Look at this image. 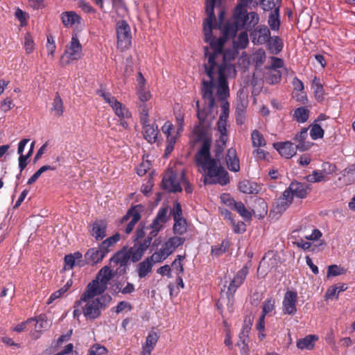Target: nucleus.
I'll list each match as a JSON object with an SVG mask.
<instances>
[{
  "label": "nucleus",
  "mask_w": 355,
  "mask_h": 355,
  "mask_svg": "<svg viewBox=\"0 0 355 355\" xmlns=\"http://www.w3.org/2000/svg\"><path fill=\"white\" fill-rule=\"evenodd\" d=\"M225 58V55L221 54L220 49L218 48L206 49L205 57H203L204 73L208 79H204L202 82L201 94L206 107L201 109L199 101H196L197 116L202 124H209L214 117V89L218 100H224L230 96L227 79L235 77L236 70L235 64L226 62Z\"/></svg>",
  "instance_id": "1"
},
{
  "label": "nucleus",
  "mask_w": 355,
  "mask_h": 355,
  "mask_svg": "<svg viewBox=\"0 0 355 355\" xmlns=\"http://www.w3.org/2000/svg\"><path fill=\"white\" fill-rule=\"evenodd\" d=\"M259 20L260 17L257 12L254 11L248 12L247 9L241 10L240 8H235L232 21L225 25L223 29V35L217 38L212 37L214 22H211V35L207 41L204 34V40L206 43H209V45L204 47L203 57H205L206 49H216L218 48L220 49L221 54L225 55V61L230 64H234L233 62L235 60V53L230 50H224V45L227 40V37H234L236 35V33L241 30H252L258 25Z\"/></svg>",
  "instance_id": "2"
},
{
  "label": "nucleus",
  "mask_w": 355,
  "mask_h": 355,
  "mask_svg": "<svg viewBox=\"0 0 355 355\" xmlns=\"http://www.w3.org/2000/svg\"><path fill=\"white\" fill-rule=\"evenodd\" d=\"M194 133L197 135V140L202 141V146L196 155V162L205 173L204 183L219 184L221 186L227 184L230 182L229 173L220 165L219 159L211 157V139L205 137L204 130H201L198 127L194 129Z\"/></svg>",
  "instance_id": "3"
},
{
  "label": "nucleus",
  "mask_w": 355,
  "mask_h": 355,
  "mask_svg": "<svg viewBox=\"0 0 355 355\" xmlns=\"http://www.w3.org/2000/svg\"><path fill=\"white\" fill-rule=\"evenodd\" d=\"M101 295L98 293H89V295H87L86 288L80 300L74 303L73 318H78L81 314H83L87 319L95 320L98 318L101 315V309H105L112 300L109 295H104L94 298L96 296Z\"/></svg>",
  "instance_id": "4"
},
{
  "label": "nucleus",
  "mask_w": 355,
  "mask_h": 355,
  "mask_svg": "<svg viewBox=\"0 0 355 355\" xmlns=\"http://www.w3.org/2000/svg\"><path fill=\"white\" fill-rule=\"evenodd\" d=\"M112 277V272L109 266L103 267L96 278L87 286V295H89V293L103 294L107 289Z\"/></svg>",
  "instance_id": "5"
},
{
  "label": "nucleus",
  "mask_w": 355,
  "mask_h": 355,
  "mask_svg": "<svg viewBox=\"0 0 355 355\" xmlns=\"http://www.w3.org/2000/svg\"><path fill=\"white\" fill-rule=\"evenodd\" d=\"M117 47L121 51L128 49L132 44L130 27L125 20H119L116 24Z\"/></svg>",
  "instance_id": "6"
},
{
  "label": "nucleus",
  "mask_w": 355,
  "mask_h": 355,
  "mask_svg": "<svg viewBox=\"0 0 355 355\" xmlns=\"http://www.w3.org/2000/svg\"><path fill=\"white\" fill-rule=\"evenodd\" d=\"M227 99V98L220 100L222 102V112L217 122V130L220 133L219 142H220L223 146H225L227 141V122L229 116L230 105Z\"/></svg>",
  "instance_id": "7"
},
{
  "label": "nucleus",
  "mask_w": 355,
  "mask_h": 355,
  "mask_svg": "<svg viewBox=\"0 0 355 355\" xmlns=\"http://www.w3.org/2000/svg\"><path fill=\"white\" fill-rule=\"evenodd\" d=\"M168 208L163 207L159 208L155 218L150 225V234L151 236H156L157 234L164 227L166 223L169 219Z\"/></svg>",
  "instance_id": "8"
},
{
  "label": "nucleus",
  "mask_w": 355,
  "mask_h": 355,
  "mask_svg": "<svg viewBox=\"0 0 355 355\" xmlns=\"http://www.w3.org/2000/svg\"><path fill=\"white\" fill-rule=\"evenodd\" d=\"M250 38L254 45H262L269 40L270 37V28L264 25H257L251 30Z\"/></svg>",
  "instance_id": "9"
},
{
  "label": "nucleus",
  "mask_w": 355,
  "mask_h": 355,
  "mask_svg": "<svg viewBox=\"0 0 355 355\" xmlns=\"http://www.w3.org/2000/svg\"><path fill=\"white\" fill-rule=\"evenodd\" d=\"M297 292L287 291L282 300V313L289 315H294L297 313Z\"/></svg>",
  "instance_id": "10"
},
{
  "label": "nucleus",
  "mask_w": 355,
  "mask_h": 355,
  "mask_svg": "<svg viewBox=\"0 0 355 355\" xmlns=\"http://www.w3.org/2000/svg\"><path fill=\"white\" fill-rule=\"evenodd\" d=\"M215 5L216 0H206L205 12L207 17L203 21V33L205 35L207 41L209 39V36L211 35V22L216 21L214 15Z\"/></svg>",
  "instance_id": "11"
},
{
  "label": "nucleus",
  "mask_w": 355,
  "mask_h": 355,
  "mask_svg": "<svg viewBox=\"0 0 355 355\" xmlns=\"http://www.w3.org/2000/svg\"><path fill=\"white\" fill-rule=\"evenodd\" d=\"M82 52V45L78 40V36L77 35H73L71 42L66 47L64 56H66L71 61L78 60L81 58Z\"/></svg>",
  "instance_id": "12"
},
{
  "label": "nucleus",
  "mask_w": 355,
  "mask_h": 355,
  "mask_svg": "<svg viewBox=\"0 0 355 355\" xmlns=\"http://www.w3.org/2000/svg\"><path fill=\"white\" fill-rule=\"evenodd\" d=\"M162 187L169 192H178L182 191L177 174L172 170H168L164 174L162 179Z\"/></svg>",
  "instance_id": "13"
},
{
  "label": "nucleus",
  "mask_w": 355,
  "mask_h": 355,
  "mask_svg": "<svg viewBox=\"0 0 355 355\" xmlns=\"http://www.w3.org/2000/svg\"><path fill=\"white\" fill-rule=\"evenodd\" d=\"M248 272L249 268L247 266H244L241 270H239L237 272L236 275L234 277L233 279L230 282V285L227 288L228 295L233 297L237 288L243 284Z\"/></svg>",
  "instance_id": "14"
},
{
  "label": "nucleus",
  "mask_w": 355,
  "mask_h": 355,
  "mask_svg": "<svg viewBox=\"0 0 355 355\" xmlns=\"http://www.w3.org/2000/svg\"><path fill=\"white\" fill-rule=\"evenodd\" d=\"M309 187L307 184L299 182H292L288 188L286 189V196H291L293 199L294 197L298 198H305L308 194Z\"/></svg>",
  "instance_id": "15"
},
{
  "label": "nucleus",
  "mask_w": 355,
  "mask_h": 355,
  "mask_svg": "<svg viewBox=\"0 0 355 355\" xmlns=\"http://www.w3.org/2000/svg\"><path fill=\"white\" fill-rule=\"evenodd\" d=\"M221 200L227 206L234 208L243 218L251 219L252 214L248 211L242 202H236L233 198H231L228 195H223Z\"/></svg>",
  "instance_id": "16"
},
{
  "label": "nucleus",
  "mask_w": 355,
  "mask_h": 355,
  "mask_svg": "<svg viewBox=\"0 0 355 355\" xmlns=\"http://www.w3.org/2000/svg\"><path fill=\"white\" fill-rule=\"evenodd\" d=\"M273 147L278 151L282 157L286 159L293 157L297 153V148L291 141H286L273 144Z\"/></svg>",
  "instance_id": "17"
},
{
  "label": "nucleus",
  "mask_w": 355,
  "mask_h": 355,
  "mask_svg": "<svg viewBox=\"0 0 355 355\" xmlns=\"http://www.w3.org/2000/svg\"><path fill=\"white\" fill-rule=\"evenodd\" d=\"M36 321L35 329L31 331V336L33 339L37 340L40 338L42 332L47 330L51 325L46 318L45 315L41 314L36 318H34Z\"/></svg>",
  "instance_id": "18"
},
{
  "label": "nucleus",
  "mask_w": 355,
  "mask_h": 355,
  "mask_svg": "<svg viewBox=\"0 0 355 355\" xmlns=\"http://www.w3.org/2000/svg\"><path fill=\"white\" fill-rule=\"evenodd\" d=\"M62 23L67 28H77L81 23V17L74 11L63 12L60 15Z\"/></svg>",
  "instance_id": "19"
},
{
  "label": "nucleus",
  "mask_w": 355,
  "mask_h": 355,
  "mask_svg": "<svg viewBox=\"0 0 355 355\" xmlns=\"http://www.w3.org/2000/svg\"><path fill=\"white\" fill-rule=\"evenodd\" d=\"M107 226L106 221L97 220L92 224L89 233L96 241L102 240L106 236Z\"/></svg>",
  "instance_id": "20"
},
{
  "label": "nucleus",
  "mask_w": 355,
  "mask_h": 355,
  "mask_svg": "<svg viewBox=\"0 0 355 355\" xmlns=\"http://www.w3.org/2000/svg\"><path fill=\"white\" fill-rule=\"evenodd\" d=\"M308 131L306 128H302L300 132L293 137L294 145L300 151H304L309 149L312 144L307 141Z\"/></svg>",
  "instance_id": "21"
},
{
  "label": "nucleus",
  "mask_w": 355,
  "mask_h": 355,
  "mask_svg": "<svg viewBox=\"0 0 355 355\" xmlns=\"http://www.w3.org/2000/svg\"><path fill=\"white\" fill-rule=\"evenodd\" d=\"M106 254L101 246L98 245L97 248L89 249L85 254V258L87 263L94 265L101 262Z\"/></svg>",
  "instance_id": "22"
},
{
  "label": "nucleus",
  "mask_w": 355,
  "mask_h": 355,
  "mask_svg": "<svg viewBox=\"0 0 355 355\" xmlns=\"http://www.w3.org/2000/svg\"><path fill=\"white\" fill-rule=\"evenodd\" d=\"M140 218V214L139 211L136 209H130L127 212V214L122 218V223H123L124 222H127L130 220L125 229V232L127 234H130L132 231L135 225L139 220Z\"/></svg>",
  "instance_id": "23"
},
{
  "label": "nucleus",
  "mask_w": 355,
  "mask_h": 355,
  "mask_svg": "<svg viewBox=\"0 0 355 355\" xmlns=\"http://www.w3.org/2000/svg\"><path fill=\"white\" fill-rule=\"evenodd\" d=\"M143 129L144 138L150 144H153L157 141L159 134L158 127L155 123H141Z\"/></svg>",
  "instance_id": "24"
},
{
  "label": "nucleus",
  "mask_w": 355,
  "mask_h": 355,
  "mask_svg": "<svg viewBox=\"0 0 355 355\" xmlns=\"http://www.w3.org/2000/svg\"><path fill=\"white\" fill-rule=\"evenodd\" d=\"M225 161L230 171L233 172L240 171V162L235 148H231L227 150Z\"/></svg>",
  "instance_id": "25"
},
{
  "label": "nucleus",
  "mask_w": 355,
  "mask_h": 355,
  "mask_svg": "<svg viewBox=\"0 0 355 355\" xmlns=\"http://www.w3.org/2000/svg\"><path fill=\"white\" fill-rule=\"evenodd\" d=\"M64 268L65 269H72L75 266H83L84 261L83 260V254L80 252L67 254L64 257Z\"/></svg>",
  "instance_id": "26"
},
{
  "label": "nucleus",
  "mask_w": 355,
  "mask_h": 355,
  "mask_svg": "<svg viewBox=\"0 0 355 355\" xmlns=\"http://www.w3.org/2000/svg\"><path fill=\"white\" fill-rule=\"evenodd\" d=\"M158 339L159 336L156 332H150L146 337L145 343L142 345L141 355H151Z\"/></svg>",
  "instance_id": "27"
},
{
  "label": "nucleus",
  "mask_w": 355,
  "mask_h": 355,
  "mask_svg": "<svg viewBox=\"0 0 355 355\" xmlns=\"http://www.w3.org/2000/svg\"><path fill=\"white\" fill-rule=\"evenodd\" d=\"M185 239L179 236H172L164 242L162 247L170 256L179 246L184 243Z\"/></svg>",
  "instance_id": "28"
},
{
  "label": "nucleus",
  "mask_w": 355,
  "mask_h": 355,
  "mask_svg": "<svg viewBox=\"0 0 355 355\" xmlns=\"http://www.w3.org/2000/svg\"><path fill=\"white\" fill-rule=\"evenodd\" d=\"M266 44H267V49L270 53L273 55L279 54L284 46L283 41L279 36H270Z\"/></svg>",
  "instance_id": "29"
},
{
  "label": "nucleus",
  "mask_w": 355,
  "mask_h": 355,
  "mask_svg": "<svg viewBox=\"0 0 355 355\" xmlns=\"http://www.w3.org/2000/svg\"><path fill=\"white\" fill-rule=\"evenodd\" d=\"M153 263L149 259L148 257L144 259L142 261L139 262L137 266V272L140 279L146 277L149 273L151 272Z\"/></svg>",
  "instance_id": "30"
},
{
  "label": "nucleus",
  "mask_w": 355,
  "mask_h": 355,
  "mask_svg": "<svg viewBox=\"0 0 355 355\" xmlns=\"http://www.w3.org/2000/svg\"><path fill=\"white\" fill-rule=\"evenodd\" d=\"M268 24L269 26L270 31H278L280 28V6L275 8V10H272L268 16Z\"/></svg>",
  "instance_id": "31"
},
{
  "label": "nucleus",
  "mask_w": 355,
  "mask_h": 355,
  "mask_svg": "<svg viewBox=\"0 0 355 355\" xmlns=\"http://www.w3.org/2000/svg\"><path fill=\"white\" fill-rule=\"evenodd\" d=\"M248 31L244 30L241 32L237 37L236 35L233 37L234 39L233 40V46L236 49H244L247 47L249 43L248 35L247 33ZM232 37H228V38H231Z\"/></svg>",
  "instance_id": "32"
},
{
  "label": "nucleus",
  "mask_w": 355,
  "mask_h": 355,
  "mask_svg": "<svg viewBox=\"0 0 355 355\" xmlns=\"http://www.w3.org/2000/svg\"><path fill=\"white\" fill-rule=\"evenodd\" d=\"M318 340L316 335H308L297 341V347L300 349H311L314 347V343Z\"/></svg>",
  "instance_id": "33"
},
{
  "label": "nucleus",
  "mask_w": 355,
  "mask_h": 355,
  "mask_svg": "<svg viewBox=\"0 0 355 355\" xmlns=\"http://www.w3.org/2000/svg\"><path fill=\"white\" fill-rule=\"evenodd\" d=\"M121 235L119 233H116L112 236L108 237L99 245L104 252L107 254L112 250L115 244L120 240Z\"/></svg>",
  "instance_id": "34"
},
{
  "label": "nucleus",
  "mask_w": 355,
  "mask_h": 355,
  "mask_svg": "<svg viewBox=\"0 0 355 355\" xmlns=\"http://www.w3.org/2000/svg\"><path fill=\"white\" fill-rule=\"evenodd\" d=\"M311 87L313 89L315 98L319 102L322 101L324 95V88L320 78L317 76L313 78L311 83Z\"/></svg>",
  "instance_id": "35"
},
{
  "label": "nucleus",
  "mask_w": 355,
  "mask_h": 355,
  "mask_svg": "<svg viewBox=\"0 0 355 355\" xmlns=\"http://www.w3.org/2000/svg\"><path fill=\"white\" fill-rule=\"evenodd\" d=\"M130 259L128 252L119 251L116 252L110 259V261L119 265L120 266H125Z\"/></svg>",
  "instance_id": "36"
},
{
  "label": "nucleus",
  "mask_w": 355,
  "mask_h": 355,
  "mask_svg": "<svg viewBox=\"0 0 355 355\" xmlns=\"http://www.w3.org/2000/svg\"><path fill=\"white\" fill-rule=\"evenodd\" d=\"M63 112H64V105H63L62 100L61 97L60 96V95L58 94H56V95L53 99L52 107L51 108V113L54 116L60 117V116H62Z\"/></svg>",
  "instance_id": "37"
},
{
  "label": "nucleus",
  "mask_w": 355,
  "mask_h": 355,
  "mask_svg": "<svg viewBox=\"0 0 355 355\" xmlns=\"http://www.w3.org/2000/svg\"><path fill=\"white\" fill-rule=\"evenodd\" d=\"M293 199L291 196H286V191H284L283 195L280 197L277 202L275 209L279 213L284 211L293 202Z\"/></svg>",
  "instance_id": "38"
},
{
  "label": "nucleus",
  "mask_w": 355,
  "mask_h": 355,
  "mask_svg": "<svg viewBox=\"0 0 355 355\" xmlns=\"http://www.w3.org/2000/svg\"><path fill=\"white\" fill-rule=\"evenodd\" d=\"M248 103L246 101H240L238 102L236 107V123L242 125L245 121V113Z\"/></svg>",
  "instance_id": "39"
},
{
  "label": "nucleus",
  "mask_w": 355,
  "mask_h": 355,
  "mask_svg": "<svg viewBox=\"0 0 355 355\" xmlns=\"http://www.w3.org/2000/svg\"><path fill=\"white\" fill-rule=\"evenodd\" d=\"M96 94L103 98L105 102L112 107V110L120 103L111 93L106 92L103 89L97 90Z\"/></svg>",
  "instance_id": "40"
},
{
  "label": "nucleus",
  "mask_w": 355,
  "mask_h": 355,
  "mask_svg": "<svg viewBox=\"0 0 355 355\" xmlns=\"http://www.w3.org/2000/svg\"><path fill=\"white\" fill-rule=\"evenodd\" d=\"M113 112L120 120L130 119L132 117V113L130 110L121 102L113 110Z\"/></svg>",
  "instance_id": "41"
},
{
  "label": "nucleus",
  "mask_w": 355,
  "mask_h": 355,
  "mask_svg": "<svg viewBox=\"0 0 355 355\" xmlns=\"http://www.w3.org/2000/svg\"><path fill=\"white\" fill-rule=\"evenodd\" d=\"M239 189L242 193L247 194L257 193V184L246 180L239 182Z\"/></svg>",
  "instance_id": "42"
},
{
  "label": "nucleus",
  "mask_w": 355,
  "mask_h": 355,
  "mask_svg": "<svg viewBox=\"0 0 355 355\" xmlns=\"http://www.w3.org/2000/svg\"><path fill=\"white\" fill-rule=\"evenodd\" d=\"M168 257L169 255L167 254V252L162 247H161L160 249L156 250L154 253L152 254L151 256L148 257L153 263V264H156L163 262Z\"/></svg>",
  "instance_id": "43"
},
{
  "label": "nucleus",
  "mask_w": 355,
  "mask_h": 355,
  "mask_svg": "<svg viewBox=\"0 0 355 355\" xmlns=\"http://www.w3.org/2000/svg\"><path fill=\"white\" fill-rule=\"evenodd\" d=\"M275 300L270 297L266 299L262 304V315L266 316L267 315H272L275 312Z\"/></svg>",
  "instance_id": "44"
},
{
  "label": "nucleus",
  "mask_w": 355,
  "mask_h": 355,
  "mask_svg": "<svg viewBox=\"0 0 355 355\" xmlns=\"http://www.w3.org/2000/svg\"><path fill=\"white\" fill-rule=\"evenodd\" d=\"M137 107L140 123H146L149 121L150 107L146 103H140Z\"/></svg>",
  "instance_id": "45"
},
{
  "label": "nucleus",
  "mask_w": 355,
  "mask_h": 355,
  "mask_svg": "<svg viewBox=\"0 0 355 355\" xmlns=\"http://www.w3.org/2000/svg\"><path fill=\"white\" fill-rule=\"evenodd\" d=\"M308 182L317 183L328 180V178L320 171L314 170L312 173L305 177Z\"/></svg>",
  "instance_id": "46"
},
{
  "label": "nucleus",
  "mask_w": 355,
  "mask_h": 355,
  "mask_svg": "<svg viewBox=\"0 0 355 355\" xmlns=\"http://www.w3.org/2000/svg\"><path fill=\"white\" fill-rule=\"evenodd\" d=\"M251 139L253 147L260 148L265 146L266 144V141L262 134L257 130L252 131L251 134Z\"/></svg>",
  "instance_id": "47"
},
{
  "label": "nucleus",
  "mask_w": 355,
  "mask_h": 355,
  "mask_svg": "<svg viewBox=\"0 0 355 355\" xmlns=\"http://www.w3.org/2000/svg\"><path fill=\"white\" fill-rule=\"evenodd\" d=\"M185 258L184 255H178L175 259L172 262L171 268L176 276L181 275L184 273V268L182 261Z\"/></svg>",
  "instance_id": "48"
},
{
  "label": "nucleus",
  "mask_w": 355,
  "mask_h": 355,
  "mask_svg": "<svg viewBox=\"0 0 355 355\" xmlns=\"http://www.w3.org/2000/svg\"><path fill=\"white\" fill-rule=\"evenodd\" d=\"M309 110L305 107L297 108L294 112V118L298 123H304L307 121Z\"/></svg>",
  "instance_id": "49"
},
{
  "label": "nucleus",
  "mask_w": 355,
  "mask_h": 355,
  "mask_svg": "<svg viewBox=\"0 0 355 355\" xmlns=\"http://www.w3.org/2000/svg\"><path fill=\"white\" fill-rule=\"evenodd\" d=\"M173 232L176 234L182 235L187 230V223L184 218L174 220Z\"/></svg>",
  "instance_id": "50"
},
{
  "label": "nucleus",
  "mask_w": 355,
  "mask_h": 355,
  "mask_svg": "<svg viewBox=\"0 0 355 355\" xmlns=\"http://www.w3.org/2000/svg\"><path fill=\"white\" fill-rule=\"evenodd\" d=\"M174 115L177 123L176 135H179L183 130V127L184 125V114L180 108H175Z\"/></svg>",
  "instance_id": "51"
},
{
  "label": "nucleus",
  "mask_w": 355,
  "mask_h": 355,
  "mask_svg": "<svg viewBox=\"0 0 355 355\" xmlns=\"http://www.w3.org/2000/svg\"><path fill=\"white\" fill-rule=\"evenodd\" d=\"M55 168H56L55 166L50 165L42 166L28 180L27 184L29 185L33 184L39 178L42 173L47 171H54Z\"/></svg>",
  "instance_id": "52"
},
{
  "label": "nucleus",
  "mask_w": 355,
  "mask_h": 355,
  "mask_svg": "<svg viewBox=\"0 0 355 355\" xmlns=\"http://www.w3.org/2000/svg\"><path fill=\"white\" fill-rule=\"evenodd\" d=\"M144 252H144L137 244H135L133 247L130 248L128 250V253L132 262L139 261L141 259Z\"/></svg>",
  "instance_id": "53"
},
{
  "label": "nucleus",
  "mask_w": 355,
  "mask_h": 355,
  "mask_svg": "<svg viewBox=\"0 0 355 355\" xmlns=\"http://www.w3.org/2000/svg\"><path fill=\"white\" fill-rule=\"evenodd\" d=\"M280 0H260V4L264 11L275 10L279 6Z\"/></svg>",
  "instance_id": "54"
},
{
  "label": "nucleus",
  "mask_w": 355,
  "mask_h": 355,
  "mask_svg": "<svg viewBox=\"0 0 355 355\" xmlns=\"http://www.w3.org/2000/svg\"><path fill=\"white\" fill-rule=\"evenodd\" d=\"M324 133V130L319 124L315 123L312 125L310 130V135L313 140L322 138Z\"/></svg>",
  "instance_id": "55"
},
{
  "label": "nucleus",
  "mask_w": 355,
  "mask_h": 355,
  "mask_svg": "<svg viewBox=\"0 0 355 355\" xmlns=\"http://www.w3.org/2000/svg\"><path fill=\"white\" fill-rule=\"evenodd\" d=\"M228 247L229 241L227 240H223L220 245L211 247V253L216 256H220L227 250Z\"/></svg>",
  "instance_id": "56"
},
{
  "label": "nucleus",
  "mask_w": 355,
  "mask_h": 355,
  "mask_svg": "<svg viewBox=\"0 0 355 355\" xmlns=\"http://www.w3.org/2000/svg\"><path fill=\"white\" fill-rule=\"evenodd\" d=\"M336 169L337 168L335 164L325 162L322 164L321 170L320 171L328 178V175L335 173Z\"/></svg>",
  "instance_id": "57"
},
{
  "label": "nucleus",
  "mask_w": 355,
  "mask_h": 355,
  "mask_svg": "<svg viewBox=\"0 0 355 355\" xmlns=\"http://www.w3.org/2000/svg\"><path fill=\"white\" fill-rule=\"evenodd\" d=\"M107 352V349L103 345L96 344L92 345L88 351V355H103Z\"/></svg>",
  "instance_id": "58"
},
{
  "label": "nucleus",
  "mask_w": 355,
  "mask_h": 355,
  "mask_svg": "<svg viewBox=\"0 0 355 355\" xmlns=\"http://www.w3.org/2000/svg\"><path fill=\"white\" fill-rule=\"evenodd\" d=\"M137 94L141 103H146L151 98L150 92L146 88H137Z\"/></svg>",
  "instance_id": "59"
},
{
  "label": "nucleus",
  "mask_w": 355,
  "mask_h": 355,
  "mask_svg": "<svg viewBox=\"0 0 355 355\" xmlns=\"http://www.w3.org/2000/svg\"><path fill=\"white\" fill-rule=\"evenodd\" d=\"M345 269L337 266L331 265L327 269V277H336L345 273Z\"/></svg>",
  "instance_id": "60"
},
{
  "label": "nucleus",
  "mask_w": 355,
  "mask_h": 355,
  "mask_svg": "<svg viewBox=\"0 0 355 355\" xmlns=\"http://www.w3.org/2000/svg\"><path fill=\"white\" fill-rule=\"evenodd\" d=\"M177 136L171 135L166 137V146L165 149V155L167 156L171 153L174 149L175 144L176 143Z\"/></svg>",
  "instance_id": "61"
},
{
  "label": "nucleus",
  "mask_w": 355,
  "mask_h": 355,
  "mask_svg": "<svg viewBox=\"0 0 355 355\" xmlns=\"http://www.w3.org/2000/svg\"><path fill=\"white\" fill-rule=\"evenodd\" d=\"M170 214L172 215L173 220L184 218L182 217V209L180 202L176 201L171 210Z\"/></svg>",
  "instance_id": "62"
},
{
  "label": "nucleus",
  "mask_w": 355,
  "mask_h": 355,
  "mask_svg": "<svg viewBox=\"0 0 355 355\" xmlns=\"http://www.w3.org/2000/svg\"><path fill=\"white\" fill-rule=\"evenodd\" d=\"M282 79V73L279 70H271L268 77V83L270 84H275L279 83Z\"/></svg>",
  "instance_id": "63"
},
{
  "label": "nucleus",
  "mask_w": 355,
  "mask_h": 355,
  "mask_svg": "<svg viewBox=\"0 0 355 355\" xmlns=\"http://www.w3.org/2000/svg\"><path fill=\"white\" fill-rule=\"evenodd\" d=\"M150 168V163L148 161H143L136 168L137 173L139 176L144 175Z\"/></svg>",
  "instance_id": "64"
}]
</instances>
